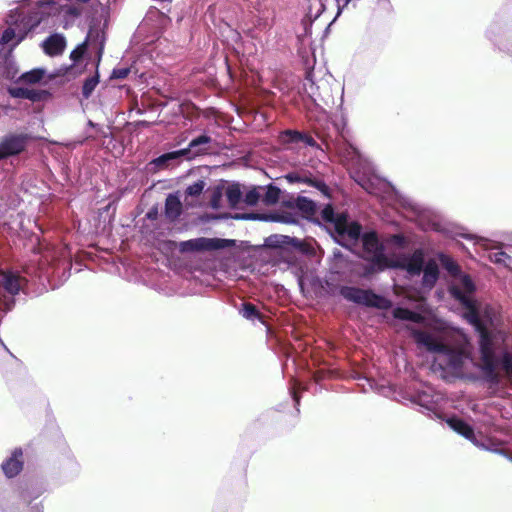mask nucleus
Segmentation results:
<instances>
[{"instance_id": "f257e3e1", "label": "nucleus", "mask_w": 512, "mask_h": 512, "mask_svg": "<svg viewBox=\"0 0 512 512\" xmlns=\"http://www.w3.org/2000/svg\"><path fill=\"white\" fill-rule=\"evenodd\" d=\"M456 297L465 309L463 318L478 333L481 371L485 380L497 385L500 382L497 369L512 379V351L504 344V335L494 327L493 308L489 305L482 306L477 301H471L458 291Z\"/></svg>"}, {"instance_id": "f03ea898", "label": "nucleus", "mask_w": 512, "mask_h": 512, "mask_svg": "<svg viewBox=\"0 0 512 512\" xmlns=\"http://www.w3.org/2000/svg\"><path fill=\"white\" fill-rule=\"evenodd\" d=\"M316 223L329 233L335 243L346 249L352 250L361 241L367 261L364 266L365 276L382 272L389 267L385 246L377 232H363L361 224L352 221L347 213L336 212L331 204H327L320 210Z\"/></svg>"}, {"instance_id": "7ed1b4c3", "label": "nucleus", "mask_w": 512, "mask_h": 512, "mask_svg": "<svg viewBox=\"0 0 512 512\" xmlns=\"http://www.w3.org/2000/svg\"><path fill=\"white\" fill-rule=\"evenodd\" d=\"M410 333L418 345L425 347L430 352L441 354L443 361L446 363L448 368L455 372L462 371L465 362L470 359V355L466 347L469 345L467 339H465L466 345L458 348L446 344L427 331L411 328Z\"/></svg>"}, {"instance_id": "20e7f679", "label": "nucleus", "mask_w": 512, "mask_h": 512, "mask_svg": "<svg viewBox=\"0 0 512 512\" xmlns=\"http://www.w3.org/2000/svg\"><path fill=\"white\" fill-rule=\"evenodd\" d=\"M99 25L100 22L98 20H91L85 40L70 53L72 65L78 64L87 55L88 47L92 46L96 49L94 65L96 68H99L105 45V33Z\"/></svg>"}, {"instance_id": "39448f33", "label": "nucleus", "mask_w": 512, "mask_h": 512, "mask_svg": "<svg viewBox=\"0 0 512 512\" xmlns=\"http://www.w3.org/2000/svg\"><path fill=\"white\" fill-rule=\"evenodd\" d=\"M339 294L349 302L368 308L389 310L393 305L390 299L375 293L372 289L343 285L339 289Z\"/></svg>"}, {"instance_id": "423d86ee", "label": "nucleus", "mask_w": 512, "mask_h": 512, "mask_svg": "<svg viewBox=\"0 0 512 512\" xmlns=\"http://www.w3.org/2000/svg\"><path fill=\"white\" fill-rule=\"evenodd\" d=\"M33 137L28 133H7L0 140V160L22 154L32 142Z\"/></svg>"}, {"instance_id": "0eeeda50", "label": "nucleus", "mask_w": 512, "mask_h": 512, "mask_svg": "<svg viewBox=\"0 0 512 512\" xmlns=\"http://www.w3.org/2000/svg\"><path fill=\"white\" fill-rule=\"evenodd\" d=\"M44 491L45 489L42 486L33 488L32 491L20 488L13 489L12 483L8 478L0 479V509L3 512H6L11 493L17 494L18 498H20L23 502L30 503L33 499L39 497Z\"/></svg>"}, {"instance_id": "6e6552de", "label": "nucleus", "mask_w": 512, "mask_h": 512, "mask_svg": "<svg viewBox=\"0 0 512 512\" xmlns=\"http://www.w3.org/2000/svg\"><path fill=\"white\" fill-rule=\"evenodd\" d=\"M46 17L47 13L43 11L42 6L30 9L27 13L22 14L19 23H17L18 40L12 45V47H15L23 41L27 35L30 32H33Z\"/></svg>"}, {"instance_id": "1a4fd4ad", "label": "nucleus", "mask_w": 512, "mask_h": 512, "mask_svg": "<svg viewBox=\"0 0 512 512\" xmlns=\"http://www.w3.org/2000/svg\"><path fill=\"white\" fill-rule=\"evenodd\" d=\"M426 262L424 250L417 248L411 254L403 255L395 267L405 270L411 276H419L424 270Z\"/></svg>"}, {"instance_id": "9d476101", "label": "nucleus", "mask_w": 512, "mask_h": 512, "mask_svg": "<svg viewBox=\"0 0 512 512\" xmlns=\"http://www.w3.org/2000/svg\"><path fill=\"white\" fill-rule=\"evenodd\" d=\"M264 245L271 249H280L283 251L301 250L302 242L298 238L281 234H272L268 236Z\"/></svg>"}, {"instance_id": "9b49d317", "label": "nucleus", "mask_w": 512, "mask_h": 512, "mask_svg": "<svg viewBox=\"0 0 512 512\" xmlns=\"http://www.w3.org/2000/svg\"><path fill=\"white\" fill-rule=\"evenodd\" d=\"M23 465V451L21 448H15L11 455L2 462L1 469L5 477L11 479L22 471Z\"/></svg>"}, {"instance_id": "f8f14e48", "label": "nucleus", "mask_w": 512, "mask_h": 512, "mask_svg": "<svg viewBox=\"0 0 512 512\" xmlns=\"http://www.w3.org/2000/svg\"><path fill=\"white\" fill-rule=\"evenodd\" d=\"M182 244L184 246H189L193 250H211L231 247L234 244V240L220 238H199L183 242Z\"/></svg>"}, {"instance_id": "ddd939ff", "label": "nucleus", "mask_w": 512, "mask_h": 512, "mask_svg": "<svg viewBox=\"0 0 512 512\" xmlns=\"http://www.w3.org/2000/svg\"><path fill=\"white\" fill-rule=\"evenodd\" d=\"M455 278L458 279L459 283L453 284L450 286V288H449L450 295L456 301L459 302V299L456 297V292L458 291L462 295L469 298L471 301H476L475 298L473 297V294L476 291V286H475V283L473 282L472 278L468 274H465L463 272H461V274L457 275V277H455Z\"/></svg>"}, {"instance_id": "4468645a", "label": "nucleus", "mask_w": 512, "mask_h": 512, "mask_svg": "<svg viewBox=\"0 0 512 512\" xmlns=\"http://www.w3.org/2000/svg\"><path fill=\"white\" fill-rule=\"evenodd\" d=\"M235 220H258L266 222L292 223L290 217L279 212L271 213H237L232 216Z\"/></svg>"}, {"instance_id": "2eb2a0df", "label": "nucleus", "mask_w": 512, "mask_h": 512, "mask_svg": "<svg viewBox=\"0 0 512 512\" xmlns=\"http://www.w3.org/2000/svg\"><path fill=\"white\" fill-rule=\"evenodd\" d=\"M183 212V205L178 193H170L165 199L164 215L170 222H176Z\"/></svg>"}, {"instance_id": "dca6fc26", "label": "nucleus", "mask_w": 512, "mask_h": 512, "mask_svg": "<svg viewBox=\"0 0 512 512\" xmlns=\"http://www.w3.org/2000/svg\"><path fill=\"white\" fill-rule=\"evenodd\" d=\"M8 94L12 98L27 99L32 102H38L45 98V96L47 95V92L44 90H35V89H29L26 87L16 86V87H9Z\"/></svg>"}, {"instance_id": "f3484780", "label": "nucleus", "mask_w": 512, "mask_h": 512, "mask_svg": "<svg viewBox=\"0 0 512 512\" xmlns=\"http://www.w3.org/2000/svg\"><path fill=\"white\" fill-rule=\"evenodd\" d=\"M66 47V40L61 34H52L47 37L43 43L42 48L49 56H57L62 54Z\"/></svg>"}, {"instance_id": "a211bd4d", "label": "nucleus", "mask_w": 512, "mask_h": 512, "mask_svg": "<svg viewBox=\"0 0 512 512\" xmlns=\"http://www.w3.org/2000/svg\"><path fill=\"white\" fill-rule=\"evenodd\" d=\"M421 274H423L421 280L422 286L426 289H432L436 285L440 276L437 262L434 259H429Z\"/></svg>"}, {"instance_id": "6ab92c4d", "label": "nucleus", "mask_w": 512, "mask_h": 512, "mask_svg": "<svg viewBox=\"0 0 512 512\" xmlns=\"http://www.w3.org/2000/svg\"><path fill=\"white\" fill-rule=\"evenodd\" d=\"M446 423L453 431L460 434L467 440L470 441L472 438H474L475 431L473 427L467 422H465L463 419L453 416L449 417L446 420Z\"/></svg>"}, {"instance_id": "aec40b11", "label": "nucleus", "mask_w": 512, "mask_h": 512, "mask_svg": "<svg viewBox=\"0 0 512 512\" xmlns=\"http://www.w3.org/2000/svg\"><path fill=\"white\" fill-rule=\"evenodd\" d=\"M492 263L503 265L512 270V245L501 244L500 250L489 254Z\"/></svg>"}, {"instance_id": "412c9836", "label": "nucleus", "mask_w": 512, "mask_h": 512, "mask_svg": "<svg viewBox=\"0 0 512 512\" xmlns=\"http://www.w3.org/2000/svg\"><path fill=\"white\" fill-rule=\"evenodd\" d=\"M239 314L253 323L259 322L266 326V322L264 316L261 314L259 309L250 302H244L241 304V308L239 309Z\"/></svg>"}, {"instance_id": "4be33fe9", "label": "nucleus", "mask_w": 512, "mask_h": 512, "mask_svg": "<svg viewBox=\"0 0 512 512\" xmlns=\"http://www.w3.org/2000/svg\"><path fill=\"white\" fill-rule=\"evenodd\" d=\"M0 65H1L2 75L6 79L17 80V78H18L17 75H18L19 71H18V67L15 62V59L10 52L2 58Z\"/></svg>"}, {"instance_id": "5701e85b", "label": "nucleus", "mask_w": 512, "mask_h": 512, "mask_svg": "<svg viewBox=\"0 0 512 512\" xmlns=\"http://www.w3.org/2000/svg\"><path fill=\"white\" fill-rule=\"evenodd\" d=\"M212 142V138L207 134H201L193 138L190 142V148H192L195 157L205 155L209 151V144Z\"/></svg>"}, {"instance_id": "b1692460", "label": "nucleus", "mask_w": 512, "mask_h": 512, "mask_svg": "<svg viewBox=\"0 0 512 512\" xmlns=\"http://www.w3.org/2000/svg\"><path fill=\"white\" fill-rule=\"evenodd\" d=\"M318 90L319 86L314 81L313 71H306L303 82V91L304 94L315 104L317 103V98L319 96Z\"/></svg>"}, {"instance_id": "393cba45", "label": "nucleus", "mask_w": 512, "mask_h": 512, "mask_svg": "<svg viewBox=\"0 0 512 512\" xmlns=\"http://www.w3.org/2000/svg\"><path fill=\"white\" fill-rule=\"evenodd\" d=\"M437 259L450 276L457 277V275L461 274L462 270L460 265L451 256L444 252H439Z\"/></svg>"}, {"instance_id": "a878e982", "label": "nucleus", "mask_w": 512, "mask_h": 512, "mask_svg": "<svg viewBox=\"0 0 512 512\" xmlns=\"http://www.w3.org/2000/svg\"><path fill=\"white\" fill-rule=\"evenodd\" d=\"M392 315L395 319L413 323H421L423 320V317L419 313L404 307L394 308Z\"/></svg>"}, {"instance_id": "bb28decb", "label": "nucleus", "mask_w": 512, "mask_h": 512, "mask_svg": "<svg viewBox=\"0 0 512 512\" xmlns=\"http://www.w3.org/2000/svg\"><path fill=\"white\" fill-rule=\"evenodd\" d=\"M46 74V70L43 68H34L30 71L24 72L18 76L17 82H23L26 84H37L42 81Z\"/></svg>"}, {"instance_id": "cd10ccee", "label": "nucleus", "mask_w": 512, "mask_h": 512, "mask_svg": "<svg viewBox=\"0 0 512 512\" xmlns=\"http://www.w3.org/2000/svg\"><path fill=\"white\" fill-rule=\"evenodd\" d=\"M98 69L99 68L95 67L94 74L87 77L83 82L81 94L84 99H89L91 97L93 91L100 82V74Z\"/></svg>"}, {"instance_id": "c85d7f7f", "label": "nucleus", "mask_w": 512, "mask_h": 512, "mask_svg": "<svg viewBox=\"0 0 512 512\" xmlns=\"http://www.w3.org/2000/svg\"><path fill=\"white\" fill-rule=\"evenodd\" d=\"M180 163L177 154L174 151L161 154L152 160V164L159 168H168L171 165Z\"/></svg>"}, {"instance_id": "c756f323", "label": "nucleus", "mask_w": 512, "mask_h": 512, "mask_svg": "<svg viewBox=\"0 0 512 512\" xmlns=\"http://www.w3.org/2000/svg\"><path fill=\"white\" fill-rule=\"evenodd\" d=\"M414 404L419 405L429 412H433L436 416L438 414L434 411L435 405L432 396L427 392L417 393L411 400Z\"/></svg>"}, {"instance_id": "7c9ffc66", "label": "nucleus", "mask_w": 512, "mask_h": 512, "mask_svg": "<svg viewBox=\"0 0 512 512\" xmlns=\"http://www.w3.org/2000/svg\"><path fill=\"white\" fill-rule=\"evenodd\" d=\"M225 195L229 205L235 208L242 200L243 194L238 183H233L226 188Z\"/></svg>"}, {"instance_id": "2f4dec72", "label": "nucleus", "mask_w": 512, "mask_h": 512, "mask_svg": "<svg viewBox=\"0 0 512 512\" xmlns=\"http://www.w3.org/2000/svg\"><path fill=\"white\" fill-rule=\"evenodd\" d=\"M296 208L307 215H315L317 212L316 203L304 196H298L295 201Z\"/></svg>"}, {"instance_id": "473e14b6", "label": "nucleus", "mask_w": 512, "mask_h": 512, "mask_svg": "<svg viewBox=\"0 0 512 512\" xmlns=\"http://www.w3.org/2000/svg\"><path fill=\"white\" fill-rule=\"evenodd\" d=\"M281 195V190L278 186L274 184H269L266 187L265 194L263 196V202L266 205H274L278 203Z\"/></svg>"}, {"instance_id": "72a5a7b5", "label": "nucleus", "mask_w": 512, "mask_h": 512, "mask_svg": "<svg viewBox=\"0 0 512 512\" xmlns=\"http://www.w3.org/2000/svg\"><path fill=\"white\" fill-rule=\"evenodd\" d=\"M393 191H394L395 197L401 207H403L405 210H407L415 215L420 213V207L413 200L399 194L394 188H393Z\"/></svg>"}, {"instance_id": "f704fd0d", "label": "nucleus", "mask_w": 512, "mask_h": 512, "mask_svg": "<svg viewBox=\"0 0 512 512\" xmlns=\"http://www.w3.org/2000/svg\"><path fill=\"white\" fill-rule=\"evenodd\" d=\"M345 263H346V259L343 255V253L338 248H335L332 251V255H331V267H330L331 271L334 273H339L340 269H342L344 267Z\"/></svg>"}, {"instance_id": "c9c22d12", "label": "nucleus", "mask_w": 512, "mask_h": 512, "mask_svg": "<svg viewBox=\"0 0 512 512\" xmlns=\"http://www.w3.org/2000/svg\"><path fill=\"white\" fill-rule=\"evenodd\" d=\"M56 272V269L55 268H46V269H43V268H37V269H34V272L31 271V268L30 267H26L24 269V273L28 276H30L31 278H39L40 280L42 278H45V279H49L52 275H54Z\"/></svg>"}, {"instance_id": "e433bc0d", "label": "nucleus", "mask_w": 512, "mask_h": 512, "mask_svg": "<svg viewBox=\"0 0 512 512\" xmlns=\"http://www.w3.org/2000/svg\"><path fill=\"white\" fill-rule=\"evenodd\" d=\"M319 1H320V6H321V11H324L326 9V5H328L330 3L336 5V7H337V14L334 17V19L329 23V25L327 26L326 29H329V27L332 25V23L341 14L343 8L346 7L348 5V3L350 2V0H319Z\"/></svg>"}, {"instance_id": "4c0bfd02", "label": "nucleus", "mask_w": 512, "mask_h": 512, "mask_svg": "<svg viewBox=\"0 0 512 512\" xmlns=\"http://www.w3.org/2000/svg\"><path fill=\"white\" fill-rule=\"evenodd\" d=\"M312 23L313 20L310 15H306L301 20L302 32L297 33V38L299 42H303L306 37L311 35Z\"/></svg>"}, {"instance_id": "58836bf2", "label": "nucleus", "mask_w": 512, "mask_h": 512, "mask_svg": "<svg viewBox=\"0 0 512 512\" xmlns=\"http://www.w3.org/2000/svg\"><path fill=\"white\" fill-rule=\"evenodd\" d=\"M204 187L205 182L203 180H197L193 184L187 186L185 194L191 197H198L202 194Z\"/></svg>"}, {"instance_id": "ea45409f", "label": "nucleus", "mask_w": 512, "mask_h": 512, "mask_svg": "<svg viewBox=\"0 0 512 512\" xmlns=\"http://www.w3.org/2000/svg\"><path fill=\"white\" fill-rule=\"evenodd\" d=\"M14 39L18 40V29L17 26L15 28L8 27L6 28L1 35L0 42L1 44H9Z\"/></svg>"}, {"instance_id": "a19ab883", "label": "nucleus", "mask_w": 512, "mask_h": 512, "mask_svg": "<svg viewBox=\"0 0 512 512\" xmlns=\"http://www.w3.org/2000/svg\"><path fill=\"white\" fill-rule=\"evenodd\" d=\"M388 242L398 248H405L408 246V238L402 233H396L390 235Z\"/></svg>"}, {"instance_id": "79ce46f5", "label": "nucleus", "mask_w": 512, "mask_h": 512, "mask_svg": "<svg viewBox=\"0 0 512 512\" xmlns=\"http://www.w3.org/2000/svg\"><path fill=\"white\" fill-rule=\"evenodd\" d=\"M259 199H260V193L258 191V188L252 187L244 195L243 201L249 206H254L258 203Z\"/></svg>"}, {"instance_id": "37998d69", "label": "nucleus", "mask_w": 512, "mask_h": 512, "mask_svg": "<svg viewBox=\"0 0 512 512\" xmlns=\"http://www.w3.org/2000/svg\"><path fill=\"white\" fill-rule=\"evenodd\" d=\"M311 187L316 188L318 191H320L325 197L330 198L331 196V190L329 186L325 183L324 180L320 178H314L311 184Z\"/></svg>"}, {"instance_id": "c03bdc74", "label": "nucleus", "mask_w": 512, "mask_h": 512, "mask_svg": "<svg viewBox=\"0 0 512 512\" xmlns=\"http://www.w3.org/2000/svg\"><path fill=\"white\" fill-rule=\"evenodd\" d=\"M175 153L177 154V157L180 162L183 160L191 161L196 158L189 144L186 148L175 150Z\"/></svg>"}, {"instance_id": "a18cd8bd", "label": "nucleus", "mask_w": 512, "mask_h": 512, "mask_svg": "<svg viewBox=\"0 0 512 512\" xmlns=\"http://www.w3.org/2000/svg\"><path fill=\"white\" fill-rule=\"evenodd\" d=\"M129 67H118L114 68L111 72L110 79H125L130 73Z\"/></svg>"}, {"instance_id": "49530a36", "label": "nucleus", "mask_w": 512, "mask_h": 512, "mask_svg": "<svg viewBox=\"0 0 512 512\" xmlns=\"http://www.w3.org/2000/svg\"><path fill=\"white\" fill-rule=\"evenodd\" d=\"M489 437H485L483 435L474 434V438L470 440L476 447L486 450L487 445L489 444Z\"/></svg>"}, {"instance_id": "de8ad7c7", "label": "nucleus", "mask_w": 512, "mask_h": 512, "mask_svg": "<svg viewBox=\"0 0 512 512\" xmlns=\"http://www.w3.org/2000/svg\"><path fill=\"white\" fill-rule=\"evenodd\" d=\"M283 135L287 138L288 142L296 143L301 139V132L296 130H286Z\"/></svg>"}, {"instance_id": "09e8293b", "label": "nucleus", "mask_w": 512, "mask_h": 512, "mask_svg": "<svg viewBox=\"0 0 512 512\" xmlns=\"http://www.w3.org/2000/svg\"><path fill=\"white\" fill-rule=\"evenodd\" d=\"M301 175L302 172L295 171L286 174L285 178L289 183H300L302 180Z\"/></svg>"}, {"instance_id": "8fccbe9b", "label": "nucleus", "mask_w": 512, "mask_h": 512, "mask_svg": "<svg viewBox=\"0 0 512 512\" xmlns=\"http://www.w3.org/2000/svg\"><path fill=\"white\" fill-rule=\"evenodd\" d=\"M299 142H303L310 147H314L317 144L312 136H310L306 133H302V132H301V139H299Z\"/></svg>"}, {"instance_id": "3c124183", "label": "nucleus", "mask_w": 512, "mask_h": 512, "mask_svg": "<svg viewBox=\"0 0 512 512\" xmlns=\"http://www.w3.org/2000/svg\"><path fill=\"white\" fill-rule=\"evenodd\" d=\"M501 444H502L501 442H498V441L490 438L489 439V444L486 447V451H490V452L496 453L498 448H500Z\"/></svg>"}, {"instance_id": "603ef678", "label": "nucleus", "mask_w": 512, "mask_h": 512, "mask_svg": "<svg viewBox=\"0 0 512 512\" xmlns=\"http://www.w3.org/2000/svg\"><path fill=\"white\" fill-rule=\"evenodd\" d=\"M159 216L158 208L156 206L150 208L148 212L146 213V218L154 221L157 220Z\"/></svg>"}, {"instance_id": "864d4df0", "label": "nucleus", "mask_w": 512, "mask_h": 512, "mask_svg": "<svg viewBox=\"0 0 512 512\" xmlns=\"http://www.w3.org/2000/svg\"><path fill=\"white\" fill-rule=\"evenodd\" d=\"M301 178H302V180L300 183L307 184V185L311 186L312 181L315 177H313L311 173L302 172Z\"/></svg>"}, {"instance_id": "5fc2aeb1", "label": "nucleus", "mask_w": 512, "mask_h": 512, "mask_svg": "<svg viewBox=\"0 0 512 512\" xmlns=\"http://www.w3.org/2000/svg\"><path fill=\"white\" fill-rule=\"evenodd\" d=\"M290 393H291V397H292V399L294 401L296 410H297V412H299V408L298 407L300 405V395L295 391L294 388L291 389Z\"/></svg>"}, {"instance_id": "6e6d98bb", "label": "nucleus", "mask_w": 512, "mask_h": 512, "mask_svg": "<svg viewBox=\"0 0 512 512\" xmlns=\"http://www.w3.org/2000/svg\"><path fill=\"white\" fill-rule=\"evenodd\" d=\"M220 197H221V193L220 192H215L213 194L212 199H211V206L213 208H218L219 207Z\"/></svg>"}, {"instance_id": "4d7b16f0", "label": "nucleus", "mask_w": 512, "mask_h": 512, "mask_svg": "<svg viewBox=\"0 0 512 512\" xmlns=\"http://www.w3.org/2000/svg\"><path fill=\"white\" fill-rule=\"evenodd\" d=\"M66 12L74 17H78L81 14V11L77 7H68Z\"/></svg>"}, {"instance_id": "13d9d810", "label": "nucleus", "mask_w": 512, "mask_h": 512, "mask_svg": "<svg viewBox=\"0 0 512 512\" xmlns=\"http://www.w3.org/2000/svg\"><path fill=\"white\" fill-rule=\"evenodd\" d=\"M495 454H499V455L505 457L506 459H508V457L510 456L511 453L508 450L500 447V448H498V450L496 451Z\"/></svg>"}, {"instance_id": "bf43d9fd", "label": "nucleus", "mask_w": 512, "mask_h": 512, "mask_svg": "<svg viewBox=\"0 0 512 512\" xmlns=\"http://www.w3.org/2000/svg\"><path fill=\"white\" fill-rule=\"evenodd\" d=\"M486 35H487V37L489 38L490 41H492V42L495 41L494 35H493V31H492L491 28L487 30Z\"/></svg>"}, {"instance_id": "052dcab7", "label": "nucleus", "mask_w": 512, "mask_h": 512, "mask_svg": "<svg viewBox=\"0 0 512 512\" xmlns=\"http://www.w3.org/2000/svg\"><path fill=\"white\" fill-rule=\"evenodd\" d=\"M360 186H362L364 189L369 190V187L367 185V182L364 180H356Z\"/></svg>"}, {"instance_id": "680f3d73", "label": "nucleus", "mask_w": 512, "mask_h": 512, "mask_svg": "<svg viewBox=\"0 0 512 512\" xmlns=\"http://www.w3.org/2000/svg\"><path fill=\"white\" fill-rule=\"evenodd\" d=\"M87 124L90 127H95L96 126V124L93 121H91V120H89Z\"/></svg>"}, {"instance_id": "e2e57ef3", "label": "nucleus", "mask_w": 512, "mask_h": 512, "mask_svg": "<svg viewBox=\"0 0 512 512\" xmlns=\"http://www.w3.org/2000/svg\"><path fill=\"white\" fill-rule=\"evenodd\" d=\"M299 286L302 288L303 287V282L301 279H299Z\"/></svg>"}, {"instance_id": "0e129e2a", "label": "nucleus", "mask_w": 512, "mask_h": 512, "mask_svg": "<svg viewBox=\"0 0 512 512\" xmlns=\"http://www.w3.org/2000/svg\"><path fill=\"white\" fill-rule=\"evenodd\" d=\"M508 461L512 462V454H510V456L508 457L507 459Z\"/></svg>"}, {"instance_id": "69168bd1", "label": "nucleus", "mask_w": 512, "mask_h": 512, "mask_svg": "<svg viewBox=\"0 0 512 512\" xmlns=\"http://www.w3.org/2000/svg\"><path fill=\"white\" fill-rule=\"evenodd\" d=\"M142 124L145 125V126L148 125V123L146 121H143Z\"/></svg>"}, {"instance_id": "338daca9", "label": "nucleus", "mask_w": 512, "mask_h": 512, "mask_svg": "<svg viewBox=\"0 0 512 512\" xmlns=\"http://www.w3.org/2000/svg\"><path fill=\"white\" fill-rule=\"evenodd\" d=\"M36 512H41V511H39V510L37 509V511H36Z\"/></svg>"}]
</instances>
